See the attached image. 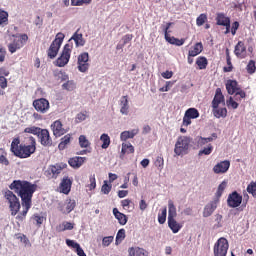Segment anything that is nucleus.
<instances>
[{
	"label": "nucleus",
	"mask_w": 256,
	"mask_h": 256,
	"mask_svg": "<svg viewBox=\"0 0 256 256\" xmlns=\"http://www.w3.org/2000/svg\"><path fill=\"white\" fill-rule=\"evenodd\" d=\"M78 71L80 73H87L89 71V53L83 52L78 56Z\"/></svg>",
	"instance_id": "obj_14"
},
{
	"label": "nucleus",
	"mask_w": 256,
	"mask_h": 256,
	"mask_svg": "<svg viewBox=\"0 0 256 256\" xmlns=\"http://www.w3.org/2000/svg\"><path fill=\"white\" fill-rule=\"evenodd\" d=\"M189 143H191V140L189 139V137H186V136L178 137L174 147L175 155L177 157H181V155H187V151H189Z\"/></svg>",
	"instance_id": "obj_8"
},
{
	"label": "nucleus",
	"mask_w": 256,
	"mask_h": 256,
	"mask_svg": "<svg viewBox=\"0 0 256 256\" xmlns=\"http://www.w3.org/2000/svg\"><path fill=\"white\" fill-rule=\"evenodd\" d=\"M39 186L33 184L27 180H14L10 185L9 189L15 191L21 199L23 211H21L17 216L16 220L23 223L29 213V209L33 205V195L37 191Z\"/></svg>",
	"instance_id": "obj_1"
},
{
	"label": "nucleus",
	"mask_w": 256,
	"mask_h": 256,
	"mask_svg": "<svg viewBox=\"0 0 256 256\" xmlns=\"http://www.w3.org/2000/svg\"><path fill=\"white\" fill-rule=\"evenodd\" d=\"M120 113L122 115H129V98L128 96H122L120 99Z\"/></svg>",
	"instance_id": "obj_25"
},
{
	"label": "nucleus",
	"mask_w": 256,
	"mask_h": 256,
	"mask_svg": "<svg viewBox=\"0 0 256 256\" xmlns=\"http://www.w3.org/2000/svg\"><path fill=\"white\" fill-rule=\"evenodd\" d=\"M76 206L77 202L71 198H68L64 204H60L59 211H61V213L64 215H68V213H71V211H73Z\"/></svg>",
	"instance_id": "obj_19"
},
{
	"label": "nucleus",
	"mask_w": 256,
	"mask_h": 256,
	"mask_svg": "<svg viewBox=\"0 0 256 256\" xmlns=\"http://www.w3.org/2000/svg\"><path fill=\"white\" fill-rule=\"evenodd\" d=\"M91 0H71V5L74 7H81V5H89Z\"/></svg>",
	"instance_id": "obj_50"
},
{
	"label": "nucleus",
	"mask_w": 256,
	"mask_h": 256,
	"mask_svg": "<svg viewBox=\"0 0 256 256\" xmlns=\"http://www.w3.org/2000/svg\"><path fill=\"white\" fill-rule=\"evenodd\" d=\"M196 65L198 66V69L203 70L207 69V65H209V61L205 56H199L196 59Z\"/></svg>",
	"instance_id": "obj_35"
},
{
	"label": "nucleus",
	"mask_w": 256,
	"mask_h": 256,
	"mask_svg": "<svg viewBox=\"0 0 256 256\" xmlns=\"http://www.w3.org/2000/svg\"><path fill=\"white\" fill-rule=\"evenodd\" d=\"M223 227V215L216 214L215 215V224L213 225V229H221Z\"/></svg>",
	"instance_id": "obj_42"
},
{
	"label": "nucleus",
	"mask_w": 256,
	"mask_h": 256,
	"mask_svg": "<svg viewBox=\"0 0 256 256\" xmlns=\"http://www.w3.org/2000/svg\"><path fill=\"white\" fill-rule=\"evenodd\" d=\"M165 221H167V207H164L161 210V213L158 214V223H160V225H164Z\"/></svg>",
	"instance_id": "obj_43"
},
{
	"label": "nucleus",
	"mask_w": 256,
	"mask_h": 256,
	"mask_svg": "<svg viewBox=\"0 0 256 256\" xmlns=\"http://www.w3.org/2000/svg\"><path fill=\"white\" fill-rule=\"evenodd\" d=\"M112 185L108 184L107 180L104 181V184L102 185L101 191L104 195H109L111 193Z\"/></svg>",
	"instance_id": "obj_49"
},
{
	"label": "nucleus",
	"mask_w": 256,
	"mask_h": 256,
	"mask_svg": "<svg viewBox=\"0 0 256 256\" xmlns=\"http://www.w3.org/2000/svg\"><path fill=\"white\" fill-rule=\"evenodd\" d=\"M12 37H14V40L8 45V51L11 53H16L19 49H23L27 41H29L27 34L12 35Z\"/></svg>",
	"instance_id": "obj_6"
},
{
	"label": "nucleus",
	"mask_w": 256,
	"mask_h": 256,
	"mask_svg": "<svg viewBox=\"0 0 256 256\" xmlns=\"http://www.w3.org/2000/svg\"><path fill=\"white\" fill-rule=\"evenodd\" d=\"M100 141H102V149H108L109 145H111V138L108 134L104 133L100 136Z\"/></svg>",
	"instance_id": "obj_38"
},
{
	"label": "nucleus",
	"mask_w": 256,
	"mask_h": 256,
	"mask_svg": "<svg viewBox=\"0 0 256 256\" xmlns=\"http://www.w3.org/2000/svg\"><path fill=\"white\" fill-rule=\"evenodd\" d=\"M35 111H37L38 113H42L45 114L49 111V109L51 108V105L49 104V100L45 99V98H40V99H36L33 101L32 103Z\"/></svg>",
	"instance_id": "obj_13"
},
{
	"label": "nucleus",
	"mask_w": 256,
	"mask_h": 256,
	"mask_svg": "<svg viewBox=\"0 0 256 256\" xmlns=\"http://www.w3.org/2000/svg\"><path fill=\"white\" fill-rule=\"evenodd\" d=\"M190 57H197V55H201L203 53V43L197 42L192 50H189Z\"/></svg>",
	"instance_id": "obj_29"
},
{
	"label": "nucleus",
	"mask_w": 256,
	"mask_h": 256,
	"mask_svg": "<svg viewBox=\"0 0 256 256\" xmlns=\"http://www.w3.org/2000/svg\"><path fill=\"white\" fill-rule=\"evenodd\" d=\"M217 139V133H212L210 137L204 138V137H198V145H207V143H211L212 141H215Z\"/></svg>",
	"instance_id": "obj_33"
},
{
	"label": "nucleus",
	"mask_w": 256,
	"mask_h": 256,
	"mask_svg": "<svg viewBox=\"0 0 256 256\" xmlns=\"http://www.w3.org/2000/svg\"><path fill=\"white\" fill-rule=\"evenodd\" d=\"M214 256H227V251H229V242L227 238H219L214 244Z\"/></svg>",
	"instance_id": "obj_10"
},
{
	"label": "nucleus",
	"mask_w": 256,
	"mask_h": 256,
	"mask_svg": "<svg viewBox=\"0 0 256 256\" xmlns=\"http://www.w3.org/2000/svg\"><path fill=\"white\" fill-rule=\"evenodd\" d=\"M71 51H73V44H65L61 55L56 59V67H65L71 59Z\"/></svg>",
	"instance_id": "obj_9"
},
{
	"label": "nucleus",
	"mask_w": 256,
	"mask_h": 256,
	"mask_svg": "<svg viewBox=\"0 0 256 256\" xmlns=\"http://www.w3.org/2000/svg\"><path fill=\"white\" fill-rule=\"evenodd\" d=\"M66 245L72 249H76L80 244L75 242V240L66 239Z\"/></svg>",
	"instance_id": "obj_62"
},
{
	"label": "nucleus",
	"mask_w": 256,
	"mask_h": 256,
	"mask_svg": "<svg viewBox=\"0 0 256 256\" xmlns=\"http://www.w3.org/2000/svg\"><path fill=\"white\" fill-rule=\"evenodd\" d=\"M9 25V13L0 9V27Z\"/></svg>",
	"instance_id": "obj_34"
},
{
	"label": "nucleus",
	"mask_w": 256,
	"mask_h": 256,
	"mask_svg": "<svg viewBox=\"0 0 256 256\" xmlns=\"http://www.w3.org/2000/svg\"><path fill=\"white\" fill-rule=\"evenodd\" d=\"M139 134V129H132L130 131H123L120 134V140L121 141H127V139H133L135 135Z\"/></svg>",
	"instance_id": "obj_26"
},
{
	"label": "nucleus",
	"mask_w": 256,
	"mask_h": 256,
	"mask_svg": "<svg viewBox=\"0 0 256 256\" xmlns=\"http://www.w3.org/2000/svg\"><path fill=\"white\" fill-rule=\"evenodd\" d=\"M205 23H207V14H200L196 19V25L198 27H202V25H205Z\"/></svg>",
	"instance_id": "obj_46"
},
{
	"label": "nucleus",
	"mask_w": 256,
	"mask_h": 256,
	"mask_svg": "<svg viewBox=\"0 0 256 256\" xmlns=\"http://www.w3.org/2000/svg\"><path fill=\"white\" fill-rule=\"evenodd\" d=\"M246 191L247 193H249V195H252V197H256V182L252 181L251 183H249Z\"/></svg>",
	"instance_id": "obj_44"
},
{
	"label": "nucleus",
	"mask_w": 256,
	"mask_h": 256,
	"mask_svg": "<svg viewBox=\"0 0 256 256\" xmlns=\"http://www.w3.org/2000/svg\"><path fill=\"white\" fill-rule=\"evenodd\" d=\"M65 39V34L59 32L54 41H52L48 51L47 55L49 59H55L57 57V53H59V49H61V45H63V41Z\"/></svg>",
	"instance_id": "obj_7"
},
{
	"label": "nucleus",
	"mask_w": 256,
	"mask_h": 256,
	"mask_svg": "<svg viewBox=\"0 0 256 256\" xmlns=\"http://www.w3.org/2000/svg\"><path fill=\"white\" fill-rule=\"evenodd\" d=\"M155 167L161 171L165 165V160L163 159V156H158L154 162Z\"/></svg>",
	"instance_id": "obj_47"
},
{
	"label": "nucleus",
	"mask_w": 256,
	"mask_h": 256,
	"mask_svg": "<svg viewBox=\"0 0 256 256\" xmlns=\"http://www.w3.org/2000/svg\"><path fill=\"white\" fill-rule=\"evenodd\" d=\"M171 25H173V23L168 22L163 28L165 40L170 43V45H176V47H181L182 45H185V39H179L169 35V29H171Z\"/></svg>",
	"instance_id": "obj_12"
},
{
	"label": "nucleus",
	"mask_w": 256,
	"mask_h": 256,
	"mask_svg": "<svg viewBox=\"0 0 256 256\" xmlns=\"http://www.w3.org/2000/svg\"><path fill=\"white\" fill-rule=\"evenodd\" d=\"M86 161L87 157L75 156L68 160V165H70L72 169H79Z\"/></svg>",
	"instance_id": "obj_22"
},
{
	"label": "nucleus",
	"mask_w": 256,
	"mask_h": 256,
	"mask_svg": "<svg viewBox=\"0 0 256 256\" xmlns=\"http://www.w3.org/2000/svg\"><path fill=\"white\" fill-rule=\"evenodd\" d=\"M79 145L81 149H87V147L91 146V142L87 139L85 135H80L79 136Z\"/></svg>",
	"instance_id": "obj_39"
},
{
	"label": "nucleus",
	"mask_w": 256,
	"mask_h": 256,
	"mask_svg": "<svg viewBox=\"0 0 256 256\" xmlns=\"http://www.w3.org/2000/svg\"><path fill=\"white\" fill-rule=\"evenodd\" d=\"M40 127L37 126H31V127H27L24 129V133H30L31 135H36L37 137L39 136V133L41 132Z\"/></svg>",
	"instance_id": "obj_41"
},
{
	"label": "nucleus",
	"mask_w": 256,
	"mask_h": 256,
	"mask_svg": "<svg viewBox=\"0 0 256 256\" xmlns=\"http://www.w3.org/2000/svg\"><path fill=\"white\" fill-rule=\"evenodd\" d=\"M129 256H147L145 254V249L142 248H129L128 250Z\"/></svg>",
	"instance_id": "obj_37"
},
{
	"label": "nucleus",
	"mask_w": 256,
	"mask_h": 256,
	"mask_svg": "<svg viewBox=\"0 0 256 256\" xmlns=\"http://www.w3.org/2000/svg\"><path fill=\"white\" fill-rule=\"evenodd\" d=\"M122 41H123V45H127V43H131V41H133V34H126L125 36H123Z\"/></svg>",
	"instance_id": "obj_61"
},
{
	"label": "nucleus",
	"mask_w": 256,
	"mask_h": 256,
	"mask_svg": "<svg viewBox=\"0 0 256 256\" xmlns=\"http://www.w3.org/2000/svg\"><path fill=\"white\" fill-rule=\"evenodd\" d=\"M62 227L63 228H61V225L59 226V231H73L75 224L65 221L62 223Z\"/></svg>",
	"instance_id": "obj_45"
},
{
	"label": "nucleus",
	"mask_w": 256,
	"mask_h": 256,
	"mask_svg": "<svg viewBox=\"0 0 256 256\" xmlns=\"http://www.w3.org/2000/svg\"><path fill=\"white\" fill-rule=\"evenodd\" d=\"M10 151L18 159H29L37 151V140L30 136L25 143H21V139L16 137L11 142Z\"/></svg>",
	"instance_id": "obj_2"
},
{
	"label": "nucleus",
	"mask_w": 256,
	"mask_h": 256,
	"mask_svg": "<svg viewBox=\"0 0 256 256\" xmlns=\"http://www.w3.org/2000/svg\"><path fill=\"white\" fill-rule=\"evenodd\" d=\"M125 239V229H120L118 232H117V235H116V244L119 245V243H122L123 240Z\"/></svg>",
	"instance_id": "obj_48"
},
{
	"label": "nucleus",
	"mask_w": 256,
	"mask_h": 256,
	"mask_svg": "<svg viewBox=\"0 0 256 256\" xmlns=\"http://www.w3.org/2000/svg\"><path fill=\"white\" fill-rule=\"evenodd\" d=\"M226 63L228 67H224L223 71L224 73H231V71H233V64L231 63V57L226 58Z\"/></svg>",
	"instance_id": "obj_57"
},
{
	"label": "nucleus",
	"mask_w": 256,
	"mask_h": 256,
	"mask_svg": "<svg viewBox=\"0 0 256 256\" xmlns=\"http://www.w3.org/2000/svg\"><path fill=\"white\" fill-rule=\"evenodd\" d=\"M246 69L250 75H253V73L256 71L255 60H250Z\"/></svg>",
	"instance_id": "obj_52"
},
{
	"label": "nucleus",
	"mask_w": 256,
	"mask_h": 256,
	"mask_svg": "<svg viewBox=\"0 0 256 256\" xmlns=\"http://www.w3.org/2000/svg\"><path fill=\"white\" fill-rule=\"evenodd\" d=\"M227 105L232 109H237L239 107V103L235 102V100H233V97L229 98V100L227 101Z\"/></svg>",
	"instance_id": "obj_60"
},
{
	"label": "nucleus",
	"mask_w": 256,
	"mask_h": 256,
	"mask_svg": "<svg viewBox=\"0 0 256 256\" xmlns=\"http://www.w3.org/2000/svg\"><path fill=\"white\" fill-rule=\"evenodd\" d=\"M72 185L73 180L69 178V176H64L59 186L60 193H63L64 195H69V193H71Z\"/></svg>",
	"instance_id": "obj_20"
},
{
	"label": "nucleus",
	"mask_w": 256,
	"mask_h": 256,
	"mask_svg": "<svg viewBox=\"0 0 256 256\" xmlns=\"http://www.w3.org/2000/svg\"><path fill=\"white\" fill-rule=\"evenodd\" d=\"M0 165H5V167H9V159H7V156L0 155Z\"/></svg>",
	"instance_id": "obj_64"
},
{
	"label": "nucleus",
	"mask_w": 256,
	"mask_h": 256,
	"mask_svg": "<svg viewBox=\"0 0 256 256\" xmlns=\"http://www.w3.org/2000/svg\"><path fill=\"white\" fill-rule=\"evenodd\" d=\"M62 89H65L66 91H73V89H75V83L73 81H67L62 85Z\"/></svg>",
	"instance_id": "obj_55"
},
{
	"label": "nucleus",
	"mask_w": 256,
	"mask_h": 256,
	"mask_svg": "<svg viewBox=\"0 0 256 256\" xmlns=\"http://www.w3.org/2000/svg\"><path fill=\"white\" fill-rule=\"evenodd\" d=\"M63 169H67V164L57 163L55 165H50L46 170L45 175L48 179H57V177L61 175V171H63Z\"/></svg>",
	"instance_id": "obj_11"
},
{
	"label": "nucleus",
	"mask_w": 256,
	"mask_h": 256,
	"mask_svg": "<svg viewBox=\"0 0 256 256\" xmlns=\"http://www.w3.org/2000/svg\"><path fill=\"white\" fill-rule=\"evenodd\" d=\"M37 137L40 141V145L43 147H51V145H53V138H51L49 130L42 128Z\"/></svg>",
	"instance_id": "obj_15"
},
{
	"label": "nucleus",
	"mask_w": 256,
	"mask_h": 256,
	"mask_svg": "<svg viewBox=\"0 0 256 256\" xmlns=\"http://www.w3.org/2000/svg\"><path fill=\"white\" fill-rule=\"evenodd\" d=\"M229 167H231V161L229 160H224L219 163H217L213 167V171L216 175H223L229 171Z\"/></svg>",
	"instance_id": "obj_17"
},
{
	"label": "nucleus",
	"mask_w": 256,
	"mask_h": 256,
	"mask_svg": "<svg viewBox=\"0 0 256 256\" xmlns=\"http://www.w3.org/2000/svg\"><path fill=\"white\" fill-rule=\"evenodd\" d=\"M221 103L225 105V96L223 95L221 88H217L215 91L214 98L212 100V109H217V107H219Z\"/></svg>",
	"instance_id": "obj_21"
},
{
	"label": "nucleus",
	"mask_w": 256,
	"mask_h": 256,
	"mask_svg": "<svg viewBox=\"0 0 256 256\" xmlns=\"http://www.w3.org/2000/svg\"><path fill=\"white\" fill-rule=\"evenodd\" d=\"M213 153V145L209 144L208 147H205L204 149L200 150L198 155H211Z\"/></svg>",
	"instance_id": "obj_51"
},
{
	"label": "nucleus",
	"mask_w": 256,
	"mask_h": 256,
	"mask_svg": "<svg viewBox=\"0 0 256 256\" xmlns=\"http://www.w3.org/2000/svg\"><path fill=\"white\" fill-rule=\"evenodd\" d=\"M51 130L54 135V137H61L67 133V130L63 128V123L61 120H56L51 124Z\"/></svg>",
	"instance_id": "obj_18"
},
{
	"label": "nucleus",
	"mask_w": 256,
	"mask_h": 256,
	"mask_svg": "<svg viewBox=\"0 0 256 256\" xmlns=\"http://www.w3.org/2000/svg\"><path fill=\"white\" fill-rule=\"evenodd\" d=\"M113 215L121 225H127V215L121 213L119 209L113 208Z\"/></svg>",
	"instance_id": "obj_28"
},
{
	"label": "nucleus",
	"mask_w": 256,
	"mask_h": 256,
	"mask_svg": "<svg viewBox=\"0 0 256 256\" xmlns=\"http://www.w3.org/2000/svg\"><path fill=\"white\" fill-rule=\"evenodd\" d=\"M212 113L216 119H221V117L225 119V117H227V108H212Z\"/></svg>",
	"instance_id": "obj_31"
},
{
	"label": "nucleus",
	"mask_w": 256,
	"mask_h": 256,
	"mask_svg": "<svg viewBox=\"0 0 256 256\" xmlns=\"http://www.w3.org/2000/svg\"><path fill=\"white\" fill-rule=\"evenodd\" d=\"M227 203L228 207H232L233 209H235L236 207H239L241 203H243V196L237 193V191H234L229 194Z\"/></svg>",
	"instance_id": "obj_16"
},
{
	"label": "nucleus",
	"mask_w": 256,
	"mask_h": 256,
	"mask_svg": "<svg viewBox=\"0 0 256 256\" xmlns=\"http://www.w3.org/2000/svg\"><path fill=\"white\" fill-rule=\"evenodd\" d=\"M168 227L172 233H179L183 229V224L177 222V207L173 200L168 201Z\"/></svg>",
	"instance_id": "obj_3"
},
{
	"label": "nucleus",
	"mask_w": 256,
	"mask_h": 256,
	"mask_svg": "<svg viewBox=\"0 0 256 256\" xmlns=\"http://www.w3.org/2000/svg\"><path fill=\"white\" fill-rule=\"evenodd\" d=\"M32 219H33V221H35V223L38 227H41V225H43V221L45 218H43V216H41L39 214H34L32 216Z\"/></svg>",
	"instance_id": "obj_53"
},
{
	"label": "nucleus",
	"mask_w": 256,
	"mask_h": 256,
	"mask_svg": "<svg viewBox=\"0 0 256 256\" xmlns=\"http://www.w3.org/2000/svg\"><path fill=\"white\" fill-rule=\"evenodd\" d=\"M113 241V236H106L102 239V245L103 247H109L111 245V242Z\"/></svg>",
	"instance_id": "obj_59"
},
{
	"label": "nucleus",
	"mask_w": 256,
	"mask_h": 256,
	"mask_svg": "<svg viewBox=\"0 0 256 256\" xmlns=\"http://www.w3.org/2000/svg\"><path fill=\"white\" fill-rule=\"evenodd\" d=\"M245 51H247V48L245 47V43H243V41H239L235 46V50H234L236 57H243V55H245Z\"/></svg>",
	"instance_id": "obj_30"
},
{
	"label": "nucleus",
	"mask_w": 256,
	"mask_h": 256,
	"mask_svg": "<svg viewBox=\"0 0 256 256\" xmlns=\"http://www.w3.org/2000/svg\"><path fill=\"white\" fill-rule=\"evenodd\" d=\"M133 153H135V147H133L130 142L122 143V149L120 153L121 159H123L125 155H131Z\"/></svg>",
	"instance_id": "obj_24"
},
{
	"label": "nucleus",
	"mask_w": 256,
	"mask_h": 256,
	"mask_svg": "<svg viewBox=\"0 0 256 256\" xmlns=\"http://www.w3.org/2000/svg\"><path fill=\"white\" fill-rule=\"evenodd\" d=\"M4 198L6 199L12 217H15L21 210V202L19 201V197L13 193V191L6 189L2 191Z\"/></svg>",
	"instance_id": "obj_4"
},
{
	"label": "nucleus",
	"mask_w": 256,
	"mask_h": 256,
	"mask_svg": "<svg viewBox=\"0 0 256 256\" xmlns=\"http://www.w3.org/2000/svg\"><path fill=\"white\" fill-rule=\"evenodd\" d=\"M219 201L213 200L210 203H208L203 210V217H211L213 213H215V210L217 209V204Z\"/></svg>",
	"instance_id": "obj_23"
},
{
	"label": "nucleus",
	"mask_w": 256,
	"mask_h": 256,
	"mask_svg": "<svg viewBox=\"0 0 256 256\" xmlns=\"http://www.w3.org/2000/svg\"><path fill=\"white\" fill-rule=\"evenodd\" d=\"M71 143V134H66L64 137L61 138V141L58 145V149L60 151H65L67 149V145Z\"/></svg>",
	"instance_id": "obj_32"
},
{
	"label": "nucleus",
	"mask_w": 256,
	"mask_h": 256,
	"mask_svg": "<svg viewBox=\"0 0 256 256\" xmlns=\"http://www.w3.org/2000/svg\"><path fill=\"white\" fill-rule=\"evenodd\" d=\"M90 184L88 185L89 191H93L95 187H97V181L95 180V174L91 175L90 178Z\"/></svg>",
	"instance_id": "obj_56"
},
{
	"label": "nucleus",
	"mask_w": 256,
	"mask_h": 256,
	"mask_svg": "<svg viewBox=\"0 0 256 256\" xmlns=\"http://www.w3.org/2000/svg\"><path fill=\"white\" fill-rule=\"evenodd\" d=\"M226 90L228 95H235L236 101H241V99H245L247 97V94L243 89H241L237 80H227Z\"/></svg>",
	"instance_id": "obj_5"
},
{
	"label": "nucleus",
	"mask_w": 256,
	"mask_h": 256,
	"mask_svg": "<svg viewBox=\"0 0 256 256\" xmlns=\"http://www.w3.org/2000/svg\"><path fill=\"white\" fill-rule=\"evenodd\" d=\"M185 115L190 117V119H197L199 117V110L197 108H189L186 110Z\"/></svg>",
	"instance_id": "obj_40"
},
{
	"label": "nucleus",
	"mask_w": 256,
	"mask_h": 256,
	"mask_svg": "<svg viewBox=\"0 0 256 256\" xmlns=\"http://www.w3.org/2000/svg\"><path fill=\"white\" fill-rule=\"evenodd\" d=\"M216 24L225 27L226 25L231 24V19L223 13H218L216 16Z\"/></svg>",
	"instance_id": "obj_27"
},
{
	"label": "nucleus",
	"mask_w": 256,
	"mask_h": 256,
	"mask_svg": "<svg viewBox=\"0 0 256 256\" xmlns=\"http://www.w3.org/2000/svg\"><path fill=\"white\" fill-rule=\"evenodd\" d=\"M226 187H227V182H226V181H223V182L218 186L216 195H217L218 197H221V196L223 195V191H225Z\"/></svg>",
	"instance_id": "obj_54"
},
{
	"label": "nucleus",
	"mask_w": 256,
	"mask_h": 256,
	"mask_svg": "<svg viewBox=\"0 0 256 256\" xmlns=\"http://www.w3.org/2000/svg\"><path fill=\"white\" fill-rule=\"evenodd\" d=\"M172 85H173V82L167 81V82H166V85H165L164 87L160 88L159 91H160L161 93H165V92L169 91V89H171V86H172Z\"/></svg>",
	"instance_id": "obj_63"
},
{
	"label": "nucleus",
	"mask_w": 256,
	"mask_h": 256,
	"mask_svg": "<svg viewBox=\"0 0 256 256\" xmlns=\"http://www.w3.org/2000/svg\"><path fill=\"white\" fill-rule=\"evenodd\" d=\"M73 41L76 43V47H83L85 45V39H83V34L74 33V35L71 37Z\"/></svg>",
	"instance_id": "obj_36"
},
{
	"label": "nucleus",
	"mask_w": 256,
	"mask_h": 256,
	"mask_svg": "<svg viewBox=\"0 0 256 256\" xmlns=\"http://www.w3.org/2000/svg\"><path fill=\"white\" fill-rule=\"evenodd\" d=\"M131 203H133V202L129 199H124L121 201V205H122L123 209H125V211H128V212H131V210H129Z\"/></svg>",
	"instance_id": "obj_58"
}]
</instances>
